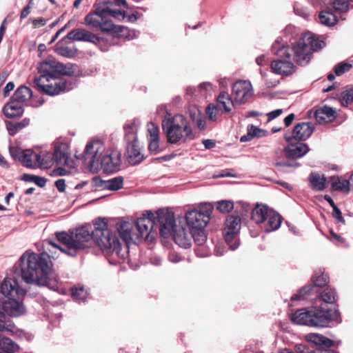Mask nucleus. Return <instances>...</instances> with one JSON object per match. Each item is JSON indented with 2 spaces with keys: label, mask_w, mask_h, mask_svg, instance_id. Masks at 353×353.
<instances>
[{
  "label": "nucleus",
  "mask_w": 353,
  "mask_h": 353,
  "mask_svg": "<svg viewBox=\"0 0 353 353\" xmlns=\"http://www.w3.org/2000/svg\"><path fill=\"white\" fill-rule=\"evenodd\" d=\"M43 252L40 254L26 251L21 256L19 263L21 277L26 283L52 288L57 281L51 278V267L48 259L57 258L60 252L58 245L50 240L43 242Z\"/></svg>",
  "instance_id": "f257e3e1"
},
{
  "label": "nucleus",
  "mask_w": 353,
  "mask_h": 353,
  "mask_svg": "<svg viewBox=\"0 0 353 353\" xmlns=\"http://www.w3.org/2000/svg\"><path fill=\"white\" fill-rule=\"evenodd\" d=\"M74 65L63 64L54 59L43 61L38 67L39 76L35 77V88L48 95H57L71 88L60 78L61 75L70 76L74 73Z\"/></svg>",
  "instance_id": "f03ea898"
},
{
  "label": "nucleus",
  "mask_w": 353,
  "mask_h": 353,
  "mask_svg": "<svg viewBox=\"0 0 353 353\" xmlns=\"http://www.w3.org/2000/svg\"><path fill=\"white\" fill-rule=\"evenodd\" d=\"M26 292L15 278H5L0 284V315L19 317L24 314L26 308L23 297Z\"/></svg>",
  "instance_id": "7ed1b4c3"
},
{
  "label": "nucleus",
  "mask_w": 353,
  "mask_h": 353,
  "mask_svg": "<svg viewBox=\"0 0 353 353\" xmlns=\"http://www.w3.org/2000/svg\"><path fill=\"white\" fill-rule=\"evenodd\" d=\"M114 6L126 8L127 3L125 0H105L96 6L93 12L86 15L85 24L103 32H110L114 29V24L110 17L119 20L125 17V12Z\"/></svg>",
  "instance_id": "20e7f679"
},
{
  "label": "nucleus",
  "mask_w": 353,
  "mask_h": 353,
  "mask_svg": "<svg viewBox=\"0 0 353 353\" xmlns=\"http://www.w3.org/2000/svg\"><path fill=\"white\" fill-rule=\"evenodd\" d=\"M339 316V312L336 309L316 304L307 308L297 310L292 314L291 320L297 325L326 327L331 322L336 321Z\"/></svg>",
  "instance_id": "39448f33"
},
{
  "label": "nucleus",
  "mask_w": 353,
  "mask_h": 353,
  "mask_svg": "<svg viewBox=\"0 0 353 353\" xmlns=\"http://www.w3.org/2000/svg\"><path fill=\"white\" fill-rule=\"evenodd\" d=\"M94 229L92 225H85L68 234L65 232H56L55 235L61 245H58L59 252L74 256L77 252L88 248L94 239Z\"/></svg>",
  "instance_id": "423d86ee"
},
{
  "label": "nucleus",
  "mask_w": 353,
  "mask_h": 353,
  "mask_svg": "<svg viewBox=\"0 0 353 353\" xmlns=\"http://www.w3.org/2000/svg\"><path fill=\"white\" fill-rule=\"evenodd\" d=\"M157 221L159 223V233L166 238L173 234L175 243L181 248H188L192 244V234L186 228L175 225L174 213L167 209L157 210Z\"/></svg>",
  "instance_id": "0eeeda50"
},
{
  "label": "nucleus",
  "mask_w": 353,
  "mask_h": 353,
  "mask_svg": "<svg viewBox=\"0 0 353 353\" xmlns=\"http://www.w3.org/2000/svg\"><path fill=\"white\" fill-rule=\"evenodd\" d=\"M162 128L172 144H180L195 138L189 122L182 114H167L162 121Z\"/></svg>",
  "instance_id": "6e6552de"
},
{
  "label": "nucleus",
  "mask_w": 353,
  "mask_h": 353,
  "mask_svg": "<svg viewBox=\"0 0 353 353\" xmlns=\"http://www.w3.org/2000/svg\"><path fill=\"white\" fill-rule=\"evenodd\" d=\"M94 232L93 241L107 255L115 254L123 259L125 250L122 252L119 241L112 235L108 228L107 223L103 219H98L94 223Z\"/></svg>",
  "instance_id": "1a4fd4ad"
},
{
  "label": "nucleus",
  "mask_w": 353,
  "mask_h": 353,
  "mask_svg": "<svg viewBox=\"0 0 353 353\" xmlns=\"http://www.w3.org/2000/svg\"><path fill=\"white\" fill-rule=\"evenodd\" d=\"M324 46L323 41L319 40L312 33L306 32L292 48L290 47L292 59L298 65H305L310 61L312 52L321 50Z\"/></svg>",
  "instance_id": "9d476101"
},
{
  "label": "nucleus",
  "mask_w": 353,
  "mask_h": 353,
  "mask_svg": "<svg viewBox=\"0 0 353 353\" xmlns=\"http://www.w3.org/2000/svg\"><path fill=\"white\" fill-rule=\"evenodd\" d=\"M185 218L195 243L199 245H203L207 239L205 228L210 221V212L192 210L186 212Z\"/></svg>",
  "instance_id": "9b49d317"
},
{
  "label": "nucleus",
  "mask_w": 353,
  "mask_h": 353,
  "mask_svg": "<svg viewBox=\"0 0 353 353\" xmlns=\"http://www.w3.org/2000/svg\"><path fill=\"white\" fill-rule=\"evenodd\" d=\"M135 228L138 241L145 239L152 241L154 239L157 228L159 230L157 211L155 214L151 211H145L142 217L137 219Z\"/></svg>",
  "instance_id": "f8f14e48"
},
{
  "label": "nucleus",
  "mask_w": 353,
  "mask_h": 353,
  "mask_svg": "<svg viewBox=\"0 0 353 353\" xmlns=\"http://www.w3.org/2000/svg\"><path fill=\"white\" fill-rule=\"evenodd\" d=\"M278 58L270 64L271 71L283 77H288L295 72L296 67L292 59L289 46H283L276 52Z\"/></svg>",
  "instance_id": "ddd939ff"
},
{
  "label": "nucleus",
  "mask_w": 353,
  "mask_h": 353,
  "mask_svg": "<svg viewBox=\"0 0 353 353\" xmlns=\"http://www.w3.org/2000/svg\"><path fill=\"white\" fill-rule=\"evenodd\" d=\"M105 151L104 143L100 140L90 141L85 146L83 159L85 164L91 169H98L99 162Z\"/></svg>",
  "instance_id": "4468645a"
},
{
  "label": "nucleus",
  "mask_w": 353,
  "mask_h": 353,
  "mask_svg": "<svg viewBox=\"0 0 353 353\" xmlns=\"http://www.w3.org/2000/svg\"><path fill=\"white\" fill-rule=\"evenodd\" d=\"M241 229V219L237 215H229L225 221L223 234L226 243L232 250L239 246V233Z\"/></svg>",
  "instance_id": "2eb2a0df"
},
{
  "label": "nucleus",
  "mask_w": 353,
  "mask_h": 353,
  "mask_svg": "<svg viewBox=\"0 0 353 353\" xmlns=\"http://www.w3.org/2000/svg\"><path fill=\"white\" fill-rule=\"evenodd\" d=\"M232 94L234 101L240 104L247 102L253 95L252 83L248 80H239L233 83Z\"/></svg>",
  "instance_id": "dca6fc26"
},
{
  "label": "nucleus",
  "mask_w": 353,
  "mask_h": 353,
  "mask_svg": "<svg viewBox=\"0 0 353 353\" xmlns=\"http://www.w3.org/2000/svg\"><path fill=\"white\" fill-rule=\"evenodd\" d=\"M314 131L313 125L308 122H302L296 124L292 132H287L284 139L287 142L295 141H305L307 139Z\"/></svg>",
  "instance_id": "f3484780"
},
{
  "label": "nucleus",
  "mask_w": 353,
  "mask_h": 353,
  "mask_svg": "<svg viewBox=\"0 0 353 353\" xmlns=\"http://www.w3.org/2000/svg\"><path fill=\"white\" fill-rule=\"evenodd\" d=\"M20 162L27 168H34L39 166H46L48 161L43 155L34 153L32 150H24Z\"/></svg>",
  "instance_id": "a211bd4d"
},
{
  "label": "nucleus",
  "mask_w": 353,
  "mask_h": 353,
  "mask_svg": "<svg viewBox=\"0 0 353 353\" xmlns=\"http://www.w3.org/2000/svg\"><path fill=\"white\" fill-rule=\"evenodd\" d=\"M121 164L120 154L117 151H112L110 153L103 154L99 166L106 172H112L119 170Z\"/></svg>",
  "instance_id": "6ab92c4d"
},
{
  "label": "nucleus",
  "mask_w": 353,
  "mask_h": 353,
  "mask_svg": "<svg viewBox=\"0 0 353 353\" xmlns=\"http://www.w3.org/2000/svg\"><path fill=\"white\" fill-rule=\"evenodd\" d=\"M134 228V224L129 221H121L117 224L119 236L127 247H129L132 243H136L138 241Z\"/></svg>",
  "instance_id": "aec40b11"
},
{
  "label": "nucleus",
  "mask_w": 353,
  "mask_h": 353,
  "mask_svg": "<svg viewBox=\"0 0 353 353\" xmlns=\"http://www.w3.org/2000/svg\"><path fill=\"white\" fill-rule=\"evenodd\" d=\"M69 148L67 143H59L54 146V159L57 164L73 167L74 162L69 157Z\"/></svg>",
  "instance_id": "412c9836"
},
{
  "label": "nucleus",
  "mask_w": 353,
  "mask_h": 353,
  "mask_svg": "<svg viewBox=\"0 0 353 353\" xmlns=\"http://www.w3.org/2000/svg\"><path fill=\"white\" fill-rule=\"evenodd\" d=\"M70 40L88 41L93 43H99L101 38L90 32L82 28H77L71 30L67 34Z\"/></svg>",
  "instance_id": "4be33fe9"
},
{
  "label": "nucleus",
  "mask_w": 353,
  "mask_h": 353,
  "mask_svg": "<svg viewBox=\"0 0 353 353\" xmlns=\"http://www.w3.org/2000/svg\"><path fill=\"white\" fill-rule=\"evenodd\" d=\"M289 143L290 145L285 148V155L288 158H301L310 151V148L306 143H300L294 144L293 141Z\"/></svg>",
  "instance_id": "5701e85b"
},
{
  "label": "nucleus",
  "mask_w": 353,
  "mask_h": 353,
  "mask_svg": "<svg viewBox=\"0 0 353 353\" xmlns=\"http://www.w3.org/2000/svg\"><path fill=\"white\" fill-rule=\"evenodd\" d=\"M127 158L132 165L139 163L143 159L138 141L127 142Z\"/></svg>",
  "instance_id": "b1692460"
},
{
  "label": "nucleus",
  "mask_w": 353,
  "mask_h": 353,
  "mask_svg": "<svg viewBox=\"0 0 353 353\" xmlns=\"http://www.w3.org/2000/svg\"><path fill=\"white\" fill-rule=\"evenodd\" d=\"M263 223V228L265 232H271L275 231L281 226V216L278 212L271 209Z\"/></svg>",
  "instance_id": "393cba45"
},
{
  "label": "nucleus",
  "mask_w": 353,
  "mask_h": 353,
  "mask_svg": "<svg viewBox=\"0 0 353 353\" xmlns=\"http://www.w3.org/2000/svg\"><path fill=\"white\" fill-rule=\"evenodd\" d=\"M311 188L316 192H321L325 190L326 185V178L324 174L316 172H312L308 176Z\"/></svg>",
  "instance_id": "a878e982"
},
{
  "label": "nucleus",
  "mask_w": 353,
  "mask_h": 353,
  "mask_svg": "<svg viewBox=\"0 0 353 353\" xmlns=\"http://www.w3.org/2000/svg\"><path fill=\"white\" fill-rule=\"evenodd\" d=\"M3 113L8 118L19 117L23 114V109L21 103L12 99L10 103L4 106Z\"/></svg>",
  "instance_id": "bb28decb"
},
{
  "label": "nucleus",
  "mask_w": 353,
  "mask_h": 353,
  "mask_svg": "<svg viewBox=\"0 0 353 353\" xmlns=\"http://www.w3.org/2000/svg\"><path fill=\"white\" fill-rule=\"evenodd\" d=\"M336 298L337 296L334 290L327 288L319 294L317 298V302L320 303L319 305L322 304L323 306H327L330 308L334 309L332 306H329L328 304L334 303Z\"/></svg>",
  "instance_id": "cd10ccee"
},
{
  "label": "nucleus",
  "mask_w": 353,
  "mask_h": 353,
  "mask_svg": "<svg viewBox=\"0 0 353 353\" xmlns=\"http://www.w3.org/2000/svg\"><path fill=\"white\" fill-rule=\"evenodd\" d=\"M218 106L222 108L224 113H228L234 106V102L229 94L226 92H221L216 97V103Z\"/></svg>",
  "instance_id": "c85d7f7f"
},
{
  "label": "nucleus",
  "mask_w": 353,
  "mask_h": 353,
  "mask_svg": "<svg viewBox=\"0 0 353 353\" xmlns=\"http://www.w3.org/2000/svg\"><path fill=\"white\" fill-rule=\"evenodd\" d=\"M139 125L140 123L137 121H129L125 124L123 128L127 142L138 141L137 132Z\"/></svg>",
  "instance_id": "c756f323"
},
{
  "label": "nucleus",
  "mask_w": 353,
  "mask_h": 353,
  "mask_svg": "<svg viewBox=\"0 0 353 353\" xmlns=\"http://www.w3.org/2000/svg\"><path fill=\"white\" fill-rule=\"evenodd\" d=\"M330 182L333 190L341 191L345 193L350 192V181L344 179L338 176H333L330 178Z\"/></svg>",
  "instance_id": "7c9ffc66"
},
{
  "label": "nucleus",
  "mask_w": 353,
  "mask_h": 353,
  "mask_svg": "<svg viewBox=\"0 0 353 353\" xmlns=\"http://www.w3.org/2000/svg\"><path fill=\"white\" fill-rule=\"evenodd\" d=\"M305 339L309 342L314 343L316 345H323L325 347H331L333 345V341L322 334L316 333H310L305 336Z\"/></svg>",
  "instance_id": "2f4dec72"
},
{
  "label": "nucleus",
  "mask_w": 353,
  "mask_h": 353,
  "mask_svg": "<svg viewBox=\"0 0 353 353\" xmlns=\"http://www.w3.org/2000/svg\"><path fill=\"white\" fill-rule=\"evenodd\" d=\"M270 210L266 205H257L252 212V220L257 224L263 223Z\"/></svg>",
  "instance_id": "473e14b6"
},
{
  "label": "nucleus",
  "mask_w": 353,
  "mask_h": 353,
  "mask_svg": "<svg viewBox=\"0 0 353 353\" xmlns=\"http://www.w3.org/2000/svg\"><path fill=\"white\" fill-rule=\"evenodd\" d=\"M18 349L17 344L0 333V353H14Z\"/></svg>",
  "instance_id": "72a5a7b5"
},
{
  "label": "nucleus",
  "mask_w": 353,
  "mask_h": 353,
  "mask_svg": "<svg viewBox=\"0 0 353 353\" xmlns=\"http://www.w3.org/2000/svg\"><path fill=\"white\" fill-rule=\"evenodd\" d=\"M111 32L116 33L119 37H123L128 40H131L138 36L139 32L134 30H130L127 27L121 26H114Z\"/></svg>",
  "instance_id": "f704fd0d"
},
{
  "label": "nucleus",
  "mask_w": 353,
  "mask_h": 353,
  "mask_svg": "<svg viewBox=\"0 0 353 353\" xmlns=\"http://www.w3.org/2000/svg\"><path fill=\"white\" fill-rule=\"evenodd\" d=\"M32 96V90L25 85H21L15 91L12 99L22 103L31 99Z\"/></svg>",
  "instance_id": "c9c22d12"
},
{
  "label": "nucleus",
  "mask_w": 353,
  "mask_h": 353,
  "mask_svg": "<svg viewBox=\"0 0 353 353\" xmlns=\"http://www.w3.org/2000/svg\"><path fill=\"white\" fill-rule=\"evenodd\" d=\"M319 19L321 23L327 26H332L337 21L336 17L331 12V9L329 8L320 12Z\"/></svg>",
  "instance_id": "e433bc0d"
},
{
  "label": "nucleus",
  "mask_w": 353,
  "mask_h": 353,
  "mask_svg": "<svg viewBox=\"0 0 353 353\" xmlns=\"http://www.w3.org/2000/svg\"><path fill=\"white\" fill-rule=\"evenodd\" d=\"M208 118L211 121H217L224 113L222 108L216 103H210L205 110Z\"/></svg>",
  "instance_id": "4c0bfd02"
},
{
  "label": "nucleus",
  "mask_w": 353,
  "mask_h": 353,
  "mask_svg": "<svg viewBox=\"0 0 353 353\" xmlns=\"http://www.w3.org/2000/svg\"><path fill=\"white\" fill-rule=\"evenodd\" d=\"M315 116L318 121H331L335 117V110L332 108L324 106L316 111Z\"/></svg>",
  "instance_id": "58836bf2"
},
{
  "label": "nucleus",
  "mask_w": 353,
  "mask_h": 353,
  "mask_svg": "<svg viewBox=\"0 0 353 353\" xmlns=\"http://www.w3.org/2000/svg\"><path fill=\"white\" fill-rule=\"evenodd\" d=\"M30 123V119H24L20 122L17 123H12V122H8L6 123L7 129L9 132V134L10 135H14L16 133H17L19 130L25 128L26 126L28 125Z\"/></svg>",
  "instance_id": "ea45409f"
},
{
  "label": "nucleus",
  "mask_w": 353,
  "mask_h": 353,
  "mask_svg": "<svg viewBox=\"0 0 353 353\" xmlns=\"http://www.w3.org/2000/svg\"><path fill=\"white\" fill-rule=\"evenodd\" d=\"M123 185V179L121 176H117L104 181L103 188L109 190H118L122 188Z\"/></svg>",
  "instance_id": "a19ab883"
},
{
  "label": "nucleus",
  "mask_w": 353,
  "mask_h": 353,
  "mask_svg": "<svg viewBox=\"0 0 353 353\" xmlns=\"http://www.w3.org/2000/svg\"><path fill=\"white\" fill-rule=\"evenodd\" d=\"M329 281V277L327 274L321 272H316L312 276V281L315 286L324 287L327 285Z\"/></svg>",
  "instance_id": "79ce46f5"
},
{
  "label": "nucleus",
  "mask_w": 353,
  "mask_h": 353,
  "mask_svg": "<svg viewBox=\"0 0 353 353\" xmlns=\"http://www.w3.org/2000/svg\"><path fill=\"white\" fill-rule=\"evenodd\" d=\"M72 296L76 301L81 303L87 299L88 292L83 287H76L72 289Z\"/></svg>",
  "instance_id": "37998d69"
},
{
  "label": "nucleus",
  "mask_w": 353,
  "mask_h": 353,
  "mask_svg": "<svg viewBox=\"0 0 353 353\" xmlns=\"http://www.w3.org/2000/svg\"><path fill=\"white\" fill-rule=\"evenodd\" d=\"M55 51L59 55L68 58L74 57L77 54L76 49L64 46H57Z\"/></svg>",
  "instance_id": "c03bdc74"
},
{
  "label": "nucleus",
  "mask_w": 353,
  "mask_h": 353,
  "mask_svg": "<svg viewBox=\"0 0 353 353\" xmlns=\"http://www.w3.org/2000/svg\"><path fill=\"white\" fill-rule=\"evenodd\" d=\"M22 179L25 181L33 182L41 188L44 187L47 181V180L43 177L29 174H24L22 176Z\"/></svg>",
  "instance_id": "a18cd8bd"
},
{
  "label": "nucleus",
  "mask_w": 353,
  "mask_h": 353,
  "mask_svg": "<svg viewBox=\"0 0 353 353\" xmlns=\"http://www.w3.org/2000/svg\"><path fill=\"white\" fill-rule=\"evenodd\" d=\"M332 7L336 12H345L350 8V2L348 0H334Z\"/></svg>",
  "instance_id": "49530a36"
},
{
  "label": "nucleus",
  "mask_w": 353,
  "mask_h": 353,
  "mask_svg": "<svg viewBox=\"0 0 353 353\" xmlns=\"http://www.w3.org/2000/svg\"><path fill=\"white\" fill-rule=\"evenodd\" d=\"M314 287L312 285L304 286L301 288L296 294L292 296L291 299L294 301H300L306 298L307 295L312 293Z\"/></svg>",
  "instance_id": "de8ad7c7"
},
{
  "label": "nucleus",
  "mask_w": 353,
  "mask_h": 353,
  "mask_svg": "<svg viewBox=\"0 0 353 353\" xmlns=\"http://www.w3.org/2000/svg\"><path fill=\"white\" fill-rule=\"evenodd\" d=\"M248 131H249V136L257 138L263 137L268 135V132L263 129H261L256 126H254L253 125H250L248 126Z\"/></svg>",
  "instance_id": "09e8293b"
},
{
  "label": "nucleus",
  "mask_w": 353,
  "mask_h": 353,
  "mask_svg": "<svg viewBox=\"0 0 353 353\" xmlns=\"http://www.w3.org/2000/svg\"><path fill=\"white\" fill-rule=\"evenodd\" d=\"M341 104L347 107L349 104L353 103V89L347 90L343 92L340 99Z\"/></svg>",
  "instance_id": "8fccbe9b"
},
{
  "label": "nucleus",
  "mask_w": 353,
  "mask_h": 353,
  "mask_svg": "<svg viewBox=\"0 0 353 353\" xmlns=\"http://www.w3.org/2000/svg\"><path fill=\"white\" fill-rule=\"evenodd\" d=\"M274 165L279 170L282 172H288L290 168H297L300 165L299 163L294 161H279L275 163Z\"/></svg>",
  "instance_id": "3c124183"
},
{
  "label": "nucleus",
  "mask_w": 353,
  "mask_h": 353,
  "mask_svg": "<svg viewBox=\"0 0 353 353\" xmlns=\"http://www.w3.org/2000/svg\"><path fill=\"white\" fill-rule=\"evenodd\" d=\"M216 208L221 212H229L234 208V204L230 201H221L217 202Z\"/></svg>",
  "instance_id": "603ef678"
},
{
  "label": "nucleus",
  "mask_w": 353,
  "mask_h": 353,
  "mask_svg": "<svg viewBox=\"0 0 353 353\" xmlns=\"http://www.w3.org/2000/svg\"><path fill=\"white\" fill-rule=\"evenodd\" d=\"M147 132L148 139L159 137V128L152 122H150L148 123Z\"/></svg>",
  "instance_id": "864d4df0"
},
{
  "label": "nucleus",
  "mask_w": 353,
  "mask_h": 353,
  "mask_svg": "<svg viewBox=\"0 0 353 353\" xmlns=\"http://www.w3.org/2000/svg\"><path fill=\"white\" fill-rule=\"evenodd\" d=\"M148 140L149 142L148 149L151 152L158 154L161 151V149L159 147V137L152 138Z\"/></svg>",
  "instance_id": "5fc2aeb1"
},
{
  "label": "nucleus",
  "mask_w": 353,
  "mask_h": 353,
  "mask_svg": "<svg viewBox=\"0 0 353 353\" xmlns=\"http://www.w3.org/2000/svg\"><path fill=\"white\" fill-rule=\"evenodd\" d=\"M24 150H22L20 148L15 147V146H10L9 148V152L11 155V157L14 159H17L20 161V158H21V156L23 154Z\"/></svg>",
  "instance_id": "6e6d98bb"
},
{
  "label": "nucleus",
  "mask_w": 353,
  "mask_h": 353,
  "mask_svg": "<svg viewBox=\"0 0 353 353\" xmlns=\"http://www.w3.org/2000/svg\"><path fill=\"white\" fill-rule=\"evenodd\" d=\"M351 66L352 65L349 63H341L335 67V73L337 76H340L348 71Z\"/></svg>",
  "instance_id": "4d7b16f0"
},
{
  "label": "nucleus",
  "mask_w": 353,
  "mask_h": 353,
  "mask_svg": "<svg viewBox=\"0 0 353 353\" xmlns=\"http://www.w3.org/2000/svg\"><path fill=\"white\" fill-rule=\"evenodd\" d=\"M198 89L200 90L201 94L204 95L207 93L211 92L214 88L212 84L210 82H203L199 84Z\"/></svg>",
  "instance_id": "13d9d810"
},
{
  "label": "nucleus",
  "mask_w": 353,
  "mask_h": 353,
  "mask_svg": "<svg viewBox=\"0 0 353 353\" xmlns=\"http://www.w3.org/2000/svg\"><path fill=\"white\" fill-rule=\"evenodd\" d=\"M294 350L296 353H316V350H311L303 344H296L294 346Z\"/></svg>",
  "instance_id": "bf43d9fd"
},
{
  "label": "nucleus",
  "mask_w": 353,
  "mask_h": 353,
  "mask_svg": "<svg viewBox=\"0 0 353 353\" xmlns=\"http://www.w3.org/2000/svg\"><path fill=\"white\" fill-rule=\"evenodd\" d=\"M188 114L192 121L194 122L201 116V113L196 107H192L188 110Z\"/></svg>",
  "instance_id": "052dcab7"
},
{
  "label": "nucleus",
  "mask_w": 353,
  "mask_h": 353,
  "mask_svg": "<svg viewBox=\"0 0 353 353\" xmlns=\"http://www.w3.org/2000/svg\"><path fill=\"white\" fill-rule=\"evenodd\" d=\"M332 209H333L332 216L338 222L344 223H345V220H344V219H343V217L342 216V213H341V210L338 208V207L337 206H334Z\"/></svg>",
  "instance_id": "680f3d73"
},
{
  "label": "nucleus",
  "mask_w": 353,
  "mask_h": 353,
  "mask_svg": "<svg viewBox=\"0 0 353 353\" xmlns=\"http://www.w3.org/2000/svg\"><path fill=\"white\" fill-rule=\"evenodd\" d=\"M283 112L282 109H276L272 112H270L267 114L268 121H271L272 119H276L279 116H280Z\"/></svg>",
  "instance_id": "e2e57ef3"
},
{
  "label": "nucleus",
  "mask_w": 353,
  "mask_h": 353,
  "mask_svg": "<svg viewBox=\"0 0 353 353\" xmlns=\"http://www.w3.org/2000/svg\"><path fill=\"white\" fill-rule=\"evenodd\" d=\"M55 186L60 192H63L65 190V181L63 179H59L55 181Z\"/></svg>",
  "instance_id": "0e129e2a"
},
{
  "label": "nucleus",
  "mask_w": 353,
  "mask_h": 353,
  "mask_svg": "<svg viewBox=\"0 0 353 353\" xmlns=\"http://www.w3.org/2000/svg\"><path fill=\"white\" fill-rule=\"evenodd\" d=\"M194 122L196 124L198 128H199L200 130H202L205 128V126H206L205 120L202 117L201 114Z\"/></svg>",
  "instance_id": "69168bd1"
},
{
  "label": "nucleus",
  "mask_w": 353,
  "mask_h": 353,
  "mask_svg": "<svg viewBox=\"0 0 353 353\" xmlns=\"http://www.w3.org/2000/svg\"><path fill=\"white\" fill-rule=\"evenodd\" d=\"M282 41L281 37H279L276 39L274 43L272 44V51L276 54V50H278L279 48H281L283 46H285L283 44H281V42Z\"/></svg>",
  "instance_id": "338daca9"
},
{
  "label": "nucleus",
  "mask_w": 353,
  "mask_h": 353,
  "mask_svg": "<svg viewBox=\"0 0 353 353\" xmlns=\"http://www.w3.org/2000/svg\"><path fill=\"white\" fill-rule=\"evenodd\" d=\"M32 0H30L29 3L22 10L21 12V18L24 19L28 17L30 13V10L31 8L30 4L32 3Z\"/></svg>",
  "instance_id": "774afa93"
}]
</instances>
